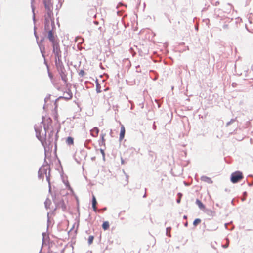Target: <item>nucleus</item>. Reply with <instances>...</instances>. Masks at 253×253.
Listing matches in <instances>:
<instances>
[{"instance_id":"f257e3e1","label":"nucleus","mask_w":253,"mask_h":253,"mask_svg":"<svg viewBox=\"0 0 253 253\" xmlns=\"http://www.w3.org/2000/svg\"><path fill=\"white\" fill-rule=\"evenodd\" d=\"M42 129V126H34V129L36 132V136L37 139L40 141L42 145L44 148L45 150V155H46V146H48L49 148H52L53 146V143H54L55 145V151L57 149V141L58 138V130L57 131L56 134H55V136L54 137V131L52 130L48 133V136H44V139H42V136L41 135V130Z\"/></svg>"},{"instance_id":"f03ea898","label":"nucleus","mask_w":253,"mask_h":253,"mask_svg":"<svg viewBox=\"0 0 253 253\" xmlns=\"http://www.w3.org/2000/svg\"><path fill=\"white\" fill-rule=\"evenodd\" d=\"M243 178V173L240 171H236L231 175L230 180L233 183H236Z\"/></svg>"},{"instance_id":"7ed1b4c3","label":"nucleus","mask_w":253,"mask_h":253,"mask_svg":"<svg viewBox=\"0 0 253 253\" xmlns=\"http://www.w3.org/2000/svg\"><path fill=\"white\" fill-rule=\"evenodd\" d=\"M43 4L47 15L49 16L52 14L53 10V3L52 0H43Z\"/></svg>"},{"instance_id":"20e7f679","label":"nucleus","mask_w":253,"mask_h":253,"mask_svg":"<svg viewBox=\"0 0 253 253\" xmlns=\"http://www.w3.org/2000/svg\"><path fill=\"white\" fill-rule=\"evenodd\" d=\"M52 52L55 56L61 55V51L59 45V41L52 43Z\"/></svg>"},{"instance_id":"39448f33","label":"nucleus","mask_w":253,"mask_h":253,"mask_svg":"<svg viewBox=\"0 0 253 253\" xmlns=\"http://www.w3.org/2000/svg\"><path fill=\"white\" fill-rule=\"evenodd\" d=\"M64 94H67V96H59L58 98H57L55 100L54 102V105L55 106V109H56L57 107V102L58 101V100L61 99H64L66 100H68L72 98L73 94L70 89L68 88L67 91L64 92Z\"/></svg>"},{"instance_id":"423d86ee","label":"nucleus","mask_w":253,"mask_h":253,"mask_svg":"<svg viewBox=\"0 0 253 253\" xmlns=\"http://www.w3.org/2000/svg\"><path fill=\"white\" fill-rule=\"evenodd\" d=\"M53 16V11H52V14L49 16L47 15V11H46V14H45V22H44V30L45 31L50 30V22L51 20H52L51 18Z\"/></svg>"},{"instance_id":"0eeeda50","label":"nucleus","mask_w":253,"mask_h":253,"mask_svg":"<svg viewBox=\"0 0 253 253\" xmlns=\"http://www.w3.org/2000/svg\"><path fill=\"white\" fill-rule=\"evenodd\" d=\"M48 33L47 38L51 43L59 41L57 36H55L53 31L52 30H49L46 31Z\"/></svg>"},{"instance_id":"6e6552de","label":"nucleus","mask_w":253,"mask_h":253,"mask_svg":"<svg viewBox=\"0 0 253 253\" xmlns=\"http://www.w3.org/2000/svg\"><path fill=\"white\" fill-rule=\"evenodd\" d=\"M53 201L56 205L57 208H61L63 211H66V206L63 199L61 200L59 202H57L55 197H53Z\"/></svg>"},{"instance_id":"1a4fd4ad","label":"nucleus","mask_w":253,"mask_h":253,"mask_svg":"<svg viewBox=\"0 0 253 253\" xmlns=\"http://www.w3.org/2000/svg\"><path fill=\"white\" fill-rule=\"evenodd\" d=\"M55 57V65L57 69L64 68V65L61 60L62 55L56 56Z\"/></svg>"},{"instance_id":"9d476101","label":"nucleus","mask_w":253,"mask_h":253,"mask_svg":"<svg viewBox=\"0 0 253 253\" xmlns=\"http://www.w3.org/2000/svg\"><path fill=\"white\" fill-rule=\"evenodd\" d=\"M60 76L61 79L63 81H64L65 83L67 82V74L66 73V71L65 68H62L61 69H57Z\"/></svg>"},{"instance_id":"9b49d317","label":"nucleus","mask_w":253,"mask_h":253,"mask_svg":"<svg viewBox=\"0 0 253 253\" xmlns=\"http://www.w3.org/2000/svg\"><path fill=\"white\" fill-rule=\"evenodd\" d=\"M97 204V202L96 199L94 195H92V207L94 211L97 212L98 211L97 209L96 208V204Z\"/></svg>"},{"instance_id":"f8f14e48","label":"nucleus","mask_w":253,"mask_h":253,"mask_svg":"<svg viewBox=\"0 0 253 253\" xmlns=\"http://www.w3.org/2000/svg\"><path fill=\"white\" fill-rule=\"evenodd\" d=\"M125 128L123 125H122L121 126V130L120 133V136H119V139L120 140H122L124 139L125 137Z\"/></svg>"},{"instance_id":"ddd939ff","label":"nucleus","mask_w":253,"mask_h":253,"mask_svg":"<svg viewBox=\"0 0 253 253\" xmlns=\"http://www.w3.org/2000/svg\"><path fill=\"white\" fill-rule=\"evenodd\" d=\"M201 180L209 184H212L213 183V181H212L211 178L206 176H201Z\"/></svg>"},{"instance_id":"4468645a","label":"nucleus","mask_w":253,"mask_h":253,"mask_svg":"<svg viewBox=\"0 0 253 253\" xmlns=\"http://www.w3.org/2000/svg\"><path fill=\"white\" fill-rule=\"evenodd\" d=\"M99 130L98 127H94L92 129L90 130L91 135L93 137H96L98 135V134L99 133Z\"/></svg>"},{"instance_id":"2eb2a0df","label":"nucleus","mask_w":253,"mask_h":253,"mask_svg":"<svg viewBox=\"0 0 253 253\" xmlns=\"http://www.w3.org/2000/svg\"><path fill=\"white\" fill-rule=\"evenodd\" d=\"M204 212L209 216H213L215 215V212L211 209H205Z\"/></svg>"},{"instance_id":"dca6fc26","label":"nucleus","mask_w":253,"mask_h":253,"mask_svg":"<svg viewBox=\"0 0 253 253\" xmlns=\"http://www.w3.org/2000/svg\"><path fill=\"white\" fill-rule=\"evenodd\" d=\"M196 204L198 206L199 208L201 210H203L205 209V205L203 204V203L199 199H196Z\"/></svg>"},{"instance_id":"f3484780","label":"nucleus","mask_w":253,"mask_h":253,"mask_svg":"<svg viewBox=\"0 0 253 253\" xmlns=\"http://www.w3.org/2000/svg\"><path fill=\"white\" fill-rule=\"evenodd\" d=\"M39 47L40 50V52L42 54V56L43 58H45V54H44V50H45V46L43 45H40L39 46Z\"/></svg>"},{"instance_id":"a211bd4d","label":"nucleus","mask_w":253,"mask_h":253,"mask_svg":"<svg viewBox=\"0 0 253 253\" xmlns=\"http://www.w3.org/2000/svg\"><path fill=\"white\" fill-rule=\"evenodd\" d=\"M102 228L103 229V230H106L108 229V228H109V222L107 221H104L102 225Z\"/></svg>"},{"instance_id":"6ab92c4d","label":"nucleus","mask_w":253,"mask_h":253,"mask_svg":"<svg viewBox=\"0 0 253 253\" xmlns=\"http://www.w3.org/2000/svg\"><path fill=\"white\" fill-rule=\"evenodd\" d=\"M66 143L68 145H72L74 143V139L72 137L69 136L66 139Z\"/></svg>"},{"instance_id":"aec40b11","label":"nucleus","mask_w":253,"mask_h":253,"mask_svg":"<svg viewBox=\"0 0 253 253\" xmlns=\"http://www.w3.org/2000/svg\"><path fill=\"white\" fill-rule=\"evenodd\" d=\"M42 170V168H40L38 171V178L40 179L43 180L44 178V175L43 174L42 172H41V171Z\"/></svg>"},{"instance_id":"412c9836","label":"nucleus","mask_w":253,"mask_h":253,"mask_svg":"<svg viewBox=\"0 0 253 253\" xmlns=\"http://www.w3.org/2000/svg\"><path fill=\"white\" fill-rule=\"evenodd\" d=\"M96 90L97 93H100L101 92V85L98 82L97 80H96Z\"/></svg>"},{"instance_id":"4be33fe9","label":"nucleus","mask_w":253,"mask_h":253,"mask_svg":"<svg viewBox=\"0 0 253 253\" xmlns=\"http://www.w3.org/2000/svg\"><path fill=\"white\" fill-rule=\"evenodd\" d=\"M201 222V220L200 218L195 219L193 223V224L194 226H196L198 224H199Z\"/></svg>"},{"instance_id":"5701e85b","label":"nucleus","mask_w":253,"mask_h":253,"mask_svg":"<svg viewBox=\"0 0 253 253\" xmlns=\"http://www.w3.org/2000/svg\"><path fill=\"white\" fill-rule=\"evenodd\" d=\"M41 168H42V170L41 171V172H42L43 174H45L46 175H48L47 174V169H48V167H47L46 168H45V167L44 166H42ZM49 169H50L49 168Z\"/></svg>"},{"instance_id":"b1692460","label":"nucleus","mask_w":253,"mask_h":253,"mask_svg":"<svg viewBox=\"0 0 253 253\" xmlns=\"http://www.w3.org/2000/svg\"><path fill=\"white\" fill-rule=\"evenodd\" d=\"M94 238V237L92 235H90L89 236L88 239V244L89 245H91L93 243Z\"/></svg>"},{"instance_id":"393cba45","label":"nucleus","mask_w":253,"mask_h":253,"mask_svg":"<svg viewBox=\"0 0 253 253\" xmlns=\"http://www.w3.org/2000/svg\"><path fill=\"white\" fill-rule=\"evenodd\" d=\"M171 229V228L170 227H169L166 228V235L168 237H171V235L170 234Z\"/></svg>"},{"instance_id":"a878e982","label":"nucleus","mask_w":253,"mask_h":253,"mask_svg":"<svg viewBox=\"0 0 253 253\" xmlns=\"http://www.w3.org/2000/svg\"><path fill=\"white\" fill-rule=\"evenodd\" d=\"M235 121H236L235 119H231V120L230 121L226 123V126H227L230 125L231 124L233 123Z\"/></svg>"},{"instance_id":"bb28decb","label":"nucleus","mask_w":253,"mask_h":253,"mask_svg":"<svg viewBox=\"0 0 253 253\" xmlns=\"http://www.w3.org/2000/svg\"><path fill=\"white\" fill-rule=\"evenodd\" d=\"M63 182L64 183L65 185H66V187L67 188H68L69 189H70L71 190H72V189L71 187L70 184L68 181H67L66 182H65L64 181H63Z\"/></svg>"},{"instance_id":"cd10ccee","label":"nucleus","mask_w":253,"mask_h":253,"mask_svg":"<svg viewBox=\"0 0 253 253\" xmlns=\"http://www.w3.org/2000/svg\"><path fill=\"white\" fill-rule=\"evenodd\" d=\"M102 155V157H103V160H105V152H104V149H103V148H100L99 149Z\"/></svg>"},{"instance_id":"c85d7f7f","label":"nucleus","mask_w":253,"mask_h":253,"mask_svg":"<svg viewBox=\"0 0 253 253\" xmlns=\"http://www.w3.org/2000/svg\"><path fill=\"white\" fill-rule=\"evenodd\" d=\"M50 201L48 200V199H47L46 201L44 202L45 207L46 209H48L49 208V207L48 206V204H50Z\"/></svg>"},{"instance_id":"c756f323","label":"nucleus","mask_w":253,"mask_h":253,"mask_svg":"<svg viewBox=\"0 0 253 253\" xmlns=\"http://www.w3.org/2000/svg\"><path fill=\"white\" fill-rule=\"evenodd\" d=\"M51 26L52 27L51 30H52V31H53V30L55 28V25L54 19L51 20Z\"/></svg>"},{"instance_id":"7c9ffc66","label":"nucleus","mask_w":253,"mask_h":253,"mask_svg":"<svg viewBox=\"0 0 253 253\" xmlns=\"http://www.w3.org/2000/svg\"><path fill=\"white\" fill-rule=\"evenodd\" d=\"M44 41V38H42V39H41V40L40 41H38V40L37 41V43L38 45V46H39L40 45H43L42 43Z\"/></svg>"},{"instance_id":"2f4dec72","label":"nucleus","mask_w":253,"mask_h":253,"mask_svg":"<svg viewBox=\"0 0 253 253\" xmlns=\"http://www.w3.org/2000/svg\"><path fill=\"white\" fill-rule=\"evenodd\" d=\"M50 170L48 172V175H46V180L48 182V185L49 184V183H50Z\"/></svg>"},{"instance_id":"473e14b6","label":"nucleus","mask_w":253,"mask_h":253,"mask_svg":"<svg viewBox=\"0 0 253 253\" xmlns=\"http://www.w3.org/2000/svg\"><path fill=\"white\" fill-rule=\"evenodd\" d=\"M44 131H45V134H44V136H46V132L48 130V129H49V126H46L45 124H44Z\"/></svg>"},{"instance_id":"72a5a7b5","label":"nucleus","mask_w":253,"mask_h":253,"mask_svg":"<svg viewBox=\"0 0 253 253\" xmlns=\"http://www.w3.org/2000/svg\"><path fill=\"white\" fill-rule=\"evenodd\" d=\"M85 74V72L83 70H80V71L79 73V75L81 77H83Z\"/></svg>"},{"instance_id":"f704fd0d","label":"nucleus","mask_w":253,"mask_h":253,"mask_svg":"<svg viewBox=\"0 0 253 253\" xmlns=\"http://www.w3.org/2000/svg\"><path fill=\"white\" fill-rule=\"evenodd\" d=\"M105 133H101V135H100V138H101V140L100 141H105V140L104 139V137L105 136Z\"/></svg>"},{"instance_id":"c9c22d12","label":"nucleus","mask_w":253,"mask_h":253,"mask_svg":"<svg viewBox=\"0 0 253 253\" xmlns=\"http://www.w3.org/2000/svg\"><path fill=\"white\" fill-rule=\"evenodd\" d=\"M99 145L100 146H104V147H105V143L104 141H101L100 140H99Z\"/></svg>"},{"instance_id":"e433bc0d","label":"nucleus","mask_w":253,"mask_h":253,"mask_svg":"<svg viewBox=\"0 0 253 253\" xmlns=\"http://www.w3.org/2000/svg\"><path fill=\"white\" fill-rule=\"evenodd\" d=\"M123 172L126 176V181L128 182V179L129 176L125 172V171L124 170H123Z\"/></svg>"},{"instance_id":"4c0bfd02","label":"nucleus","mask_w":253,"mask_h":253,"mask_svg":"<svg viewBox=\"0 0 253 253\" xmlns=\"http://www.w3.org/2000/svg\"><path fill=\"white\" fill-rule=\"evenodd\" d=\"M44 58V64L46 66L47 68H48V63L46 60L45 57Z\"/></svg>"},{"instance_id":"58836bf2","label":"nucleus","mask_w":253,"mask_h":253,"mask_svg":"<svg viewBox=\"0 0 253 253\" xmlns=\"http://www.w3.org/2000/svg\"><path fill=\"white\" fill-rule=\"evenodd\" d=\"M32 11H33V19L34 22H35V13H34V8H32Z\"/></svg>"},{"instance_id":"ea45409f","label":"nucleus","mask_w":253,"mask_h":253,"mask_svg":"<svg viewBox=\"0 0 253 253\" xmlns=\"http://www.w3.org/2000/svg\"><path fill=\"white\" fill-rule=\"evenodd\" d=\"M228 246H229L228 244H225V245H223L222 247L224 248H227L228 247Z\"/></svg>"},{"instance_id":"a19ab883","label":"nucleus","mask_w":253,"mask_h":253,"mask_svg":"<svg viewBox=\"0 0 253 253\" xmlns=\"http://www.w3.org/2000/svg\"><path fill=\"white\" fill-rule=\"evenodd\" d=\"M47 217H48V219H47V223L48 224H49V222H50V219H49V213L47 214ZM48 227V225H47V228Z\"/></svg>"},{"instance_id":"79ce46f5","label":"nucleus","mask_w":253,"mask_h":253,"mask_svg":"<svg viewBox=\"0 0 253 253\" xmlns=\"http://www.w3.org/2000/svg\"><path fill=\"white\" fill-rule=\"evenodd\" d=\"M48 187H49V192H50L51 191V183H49V184L48 185Z\"/></svg>"},{"instance_id":"37998d69","label":"nucleus","mask_w":253,"mask_h":253,"mask_svg":"<svg viewBox=\"0 0 253 253\" xmlns=\"http://www.w3.org/2000/svg\"><path fill=\"white\" fill-rule=\"evenodd\" d=\"M48 76L50 77V78H52L53 77L52 74L50 72H49V71H48Z\"/></svg>"},{"instance_id":"c03bdc74","label":"nucleus","mask_w":253,"mask_h":253,"mask_svg":"<svg viewBox=\"0 0 253 253\" xmlns=\"http://www.w3.org/2000/svg\"><path fill=\"white\" fill-rule=\"evenodd\" d=\"M253 185V182H249V183H248V185H249V186H252Z\"/></svg>"},{"instance_id":"a18cd8bd","label":"nucleus","mask_w":253,"mask_h":253,"mask_svg":"<svg viewBox=\"0 0 253 253\" xmlns=\"http://www.w3.org/2000/svg\"><path fill=\"white\" fill-rule=\"evenodd\" d=\"M153 152H152V151H150L149 152V155L151 156V157H153Z\"/></svg>"},{"instance_id":"49530a36","label":"nucleus","mask_w":253,"mask_h":253,"mask_svg":"<svg viewBox=\"0 0 253 253\" xmlns=\"http://www.w3.org/2000/svg\"><path fill=\"white\" fill-rule=\"evenodd\" d=\"M180 201H181L180 198H178V199H177L176 200V202H177V203H180Z\"/></svg>"},{"instance_id":"de8ad7c7","label":"nucleus","mask_w":253,"mask_h":253,"mask_svg":"<svg viewBox=\"0 0 253 253\" xmlns=\"http://www.w3.org/2000/svg\"><path fill=\"white\" fill-rule=\"evenodd\" d=\"M125 163V161L123 158H121V164H124Z\"/></svg>"},{"instance_id":"09e8293b","label":"nucleus","mask_w":253,"mask_h":253,"mask_svg":"<svg viewBox=\"0 0 253 253\" xmlns=\"http://www.w3.org/2000/svg\"><path fill=\"white\" fill-rule=\"evenodd\" d=\"M227 27H228V25H226V24L224 25H223V28L224 29H226V28H227Z\"/></svg>"},{"instance_id":"8fccbe9b","label":"nucleus","mask_w":253,"mask_h":253,"mask_svg":"<svg viewBox=\"0 0 253 253\" xmlns=\"http://www.w3.org/2000/svg\"><path fill=\"white\" fill-rule=\"evenodd\" d=\"M35 29H36V27H34V35L36 36V35H37V33L36 32Z\"/></svg>"},{"instance_id":"3c124183","label":"nucleus","mask_w":253,"mask_h":253,"mask_svg":"<svg viewBox=\"0 0 253 253\" xmlns=\"http://www.w3.org/2000/svg\"><path fill=\"white\" fill-rule=\"evenodd\" d=\"M187 218V215H184L183 216V219H186Z\"/></svg>"},{"instance_id":"603ef678","label":"nucleus","mask_w":253,"mask_h":253,"mask_svg":"<svg viewBox=\"0 0 253 253\" xmlns=\"http://www.w3.org/2000/svg\"><path fill=\"white\" fill-rule=\"evenodd\" d=\"M184 226L185 227H187L188 226V222H186L185 223H184Z\"/></svg>"},{"instance_id":"864d4df0","label":"nucleus","mask_w":253,"mask_h":253,"mask_svg":"<svg viewBox=\"0 0 253 253\" xmlns=\"http://www.w3.org/2000/svg\"><path fill=\"white\" fill-rule=\"evenodd\" d=\"M45 235V233L43 232L42 233V235L43 236V240L44 239V237Z\"/></svg>"},{"instance_id":"5fc2aeb1","label":"nucleus","mask_w":253,"mask_h":253,"mask_svg":"<svg viewBox=\"0 0 253 253\" xmlns=\"http://www.w3.org/2000/svg\"><path fill=\"white\" fill-rule=\"evenodd\" d=\"M61 0H59V1H58V3H60V7H61V5H62V2H61Z\"/></svg>"},{"instance_id":"6e6d98bb","label":"nucleus","mask_w":253,"mask_h":253,"mask_svg":"<svg viewBox=\"0 0 253 253\" xmlns=\"http://www.w3.org/2000/svg\"><path fill=\"white\" fill-rule=\"evenodd\" d=\"M35 36V38H36V41H38V38H39L38 36V35H36V36Z\"/></svg>"},{"instance_id":"4d7b16f0","label":"nucleus","mask_w":253,"mask_h":253,"mask_svg":"<svg viewBox=\"0 0 253 253\" xmlns=\"http://www.w3.org/2000/svg\"><path fill=\"white\" fill-rule=\"evenodd\" d=\"M243 194H244V195L246 196L247 194V192H246V191L244 192Z\"/></svg>"},{"instance_id":"13d9d810","label":"nucleus","mask_w":253,"mask_h":253,"mask_svg":"<svg viewBox=\"0 0 253 253\" xmlns=\"http://www.w3.org/2000/svg\"><path fill=\"white\" fill-rule=\"evenodd\" d=\"M48 98H49V97H46V98L44 99V101H45V102H46V101H47V100Z\"/></svg>"},{"instance_id":"bf43d9fd","label":"nucleus","mask_w":253,"mask_h":253,"mask_svg":"<svg viewBox=\"0 0 253 253\" xmlns=\"http://www.w3.org/2000/svg\"><path fill=\"white\" fill-rule=\"evenodd\" d=\"M227 225H228V223H225V228H227Z\"/></svg>"},{"instance_id":"052dcab7","label":"nucleus","mask_w":253,"mask_h":253,"mask_svg":"<svg viewBox=\"0 0 253 253\" xmlns=\"http://www.w3.org/2000/svg\"><path fill=\"white\" fill-rule=\"evenodd\" d=\"M146 197V194L145 193L143 196V197L145 198Z\"/></svg>"},{"instance_id":"680f3d73","label":"nucleus","mask_w":253,"mask_h":253,"mask_svg":"<svg viewBox=\"0 0 253 253\" xmlns=\"http://www.w3.org/2000/svg\"><path fill=\"white\" fill-rule=\"evenodd\" d=\"M43 118H44V117H43V116H42V119H43ZM43 122H43V120H42V122H41V123L43 124Z\"/></svg>"},{"instance_id":"e2e57ef3","label":"nucleus","mask_w":253,"mask_h":253,"mask_svg":"<svg viewBox=\"0 0 253 253\" xmlns=\"http://www.w3.org/2000/svg\"><path fill=\"white\" fill-rule=\"evenodd\" d=\"M251 69L253 71V65L251 66Z\"/></svg>"},{"instance_id":"0e129e2a","label":"nucleus","mask_w":253,"mask_h":253,"mask_svg":"<svg viewBox=\"0 0 253 253\" xmlns=\"http://www.w3.org/2000/svg\"><path fill=\"white\" fill-rule=\"evenodd\" d=\"M248 177H253V175H249L248 176Z\"/></svg>"},{"instance_id":"69168bd1","label":"nucleus","mask_w":253,"mask_h":253,"mask_svg":"<svg viewBox=\"0 0 253 253\" xmlns=\"http://www.w3.org/2000/svg\"><path fill=\"white\" fill-rule=\"evenodd\" d=\"M39 253H42V249H41V250H40V251Z\"/></svg>"},{"instance_id":"338daca9","label":"nucleus","mask_w":253,"mask_h":253,"mask_svg":"<svg viewBox=\"0 0 253 253\" xmlns=\"http://www.w3.org/2000/svg\"><path fill=\"white\" fill-rule=\"evenodd\" d=\"M106 210V207H105V208H104L103 209V210H104H104Z\"/></svg>"},{"instance_id":"774afa93","label":"nucleus","mask_w":253,"mask_h":253,"mask_svg":"<svg viewBox=\"0 0 253 253\" xmlns=\"http://www.w3.org/2000/svg\"><path fill=\"white\" fill-rule=\"evenodd\" d=\"M216 205L217 206H218V207L219 206V204H216Z\"/></svg>"}]
</instances>
